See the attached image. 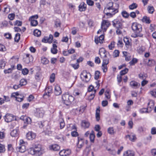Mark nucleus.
<instances>
[{
  "label": "nucleus",
  "mask_w": 156,
  "mask_h": 156,
  "mask_svg": "<svg viewBox=\"0 0 156 156\" xmlns=\"http://www.w3.org/2000/svg\"><path fill=\"white\" fill-rule=\"evenodd\" d=\"M109 4L110 5H111V6L108 7H107V9L108 10H113V11H111V12H109L106 13V15L107 16H109L110 17H112L113 15L118 12V9H115L113 7L112 5L113 3H109Z\"/></svg>",
  "instance_id": "obj_5"
},
{
  "label": "nucleus",
  "mask_w": 156,
  "mask_h": 156,
  "mask_svg": "<svg viewBox=\"0 0 156 156\" xmlns=\"http://www.w3.org/2000/svg\"><path fill=\"white\" fill-rule=\"evenodd\" d=\"M122 14L123 16L125 18H128L129 15V14L126 11H123L122 13Z\"/></svg>",
  "instance_id": "obj_51"
},
{
  "label": "nucleus",
  "mask_w": 156,
  "mask_h": 156,
  "mask_svg": "<svg viewBox=\"0 0 156 156\" xmlns=\"http://www.w3.org/2000/svg\"><path fill=\"white\" fill-rule=\"evenodd\" d=\"M105 98L107 99H109L110 98L109 95V92L108 90H106L105 92Z\"/></svg>",
  "instance_id": "obj_53"
},
{
  "label": "nucleus",
  "mask_w": 156,
  "mask_h": 156,
  "mask_svg": "<svg viewBox=\"0 0 156 156\" xmlns=\"http://www.w3.org/2000/svg\"><path fill=\"white\" fill-rule=\"evenodd\" d=\"M90 125V123L85 120L81 122V126L82 127H89Z\"/></svg>",
  "instance_id": "obj_34"
},
{
  "label": "nucleus",
  "mask_w": 156,
  "mask_h": 156,
  "mask_svg": "<svg viewBox=\"0 0 156 156\" xmlns=\"http://www.w3.org/2000/svg\"><path fill=\"white\" fill-rule=\"evenodd\" d=\"M20 119L23 121L24 123L26 124H30L31 123V119L29 117L26 116H21Z\"/></svg>",
  "instance_id": "obj_11"
},
{
  "label": "nucleus",
  "mask_w": 156,
  "mask_h": 156,
  "mask_svg": "<svg viewBox=\"0 0 156 156\" xmlns=\"http://www.w3.org/2000/svg\"><path fill=\"white\" fill-rule=\"evenodd\" d=\"M41 31L37 30L36 29L34 30V34L35 36H36L37 37H39L41 35Z\"/></svg>",
  "instance_id": "obj_36"
},
{
  "label": "nucleus",
  "mask_w": 156,
  "mask_h": 156,
  "mask_svg": "<svg viewBox=\"0 0 156 156\" xmlns=\"http://www.w3.org/2000/svg\"><path fill=\"white\" fill-rule=\"evenodd\" d=\"M16 150L17 151L21 153H24L26 151V148L25 145H19L16 148Z\"/></svg>",
  "instance_id": "obj_19"
},
{
  "label": "nucleus",
  "mask_w": 156,
  "mask_h": 156,
  "mask_svg": "<svg viewBox=\"0 0 156 156\" xmlns=\"http://www.w3.org/2000/svg\"><path fill=\"white\" fill-rule=\"evenodd\" d=\"M110 24V23L108 21L105 20H103L101 24V28L103 32L106 31Z\"/></svg>",
  "instance_id": "obj_6"
},
{
  "label": "nucleus",
  "mask_w": 156,
  "mask_h": 156,
  "mask_svg": "<svg viewBox=\"0 0 156 156\" xmlns=\"http://www.w3.org/2000/svg\"><path fill=\"white\" fill-rule=\"evenodd\" d=\"M15 15L14 13L9 14L8 16V18L10 20H13L14 19Z\"/></svg>",
  "instance_id": "obj_52"
},
{
  "label": "nucleus",
  "mask_w": 156,
  "mask_h": 156,
  "mask_svg": "<svg viewBox=\"0 0 156 156\" xmlns=\"http://www.w3.org/2000/svg\"><path fill=\"white\" fill-rule=\"evenodd\" d=\"M20 34L19 33H17L16 34L14 38L15 41L16 42H18L20 39Z\"/></svg>",
  "instance_id": "obj_47"
},
{
  "label": "nucleus",
  "mask_w": 156,
  "mask_h": 156,
  "mask_svg": "<svg viewBox=\"0 0 156 156\" xmlns=\"http://www.w3.org/2000/svg\"><path fill=\"white\" fill-rule=\"evenodd\" d=\"M29 154L36 156H40L42 154L41 145L39 144H34L32 145L28 150Z\"/></svg>",
  "instance_id": "obj_2"
},
{
  "label": "nucleus",
  "mask_w": 156,
  "mask_h": 156,
  "mask_svg": "<svg viewBox=\"0 0 156 156\" xmlns=\"http://www.w3.org/2000/svg\"><path fill=\"white\" fill-rule=\"evenodd\" d=\"M108 151H109V153L113 155H115L116 154V151L114 150H111L110 149H108L107 150Z\"/></svg>",
  "instance_id": "obj_56"
},
{
  "label": "nucleus",
  "mask_w": 156,
  "mask_h": 156,
  "mask_svg": "<svg viewBox=\"0 0 156 156\" xmlns=\"http://www.w3.org/2000/svg\"><path fill=\"white\" fill-rule=\"evenodd\" d=\"M150 104V103H148V107L147 108H144L142 109H141L140 111L141 113H144V112H147V110L149 109V108L150 109V110H151L152 108H153V107H151L149 106V105Z\"/></svg>",
  "instance_id": "obj_33"
},
{
  "label": "nucleus",
  "mask_w": 156,
  "mask_h": 156,
  "mask_svg": "<svg viewBox=\"0 0 156 156\" xmlns=\"http://www.w3.org/2000/svg\"><path fill=\"white\" fill-rule=\"evenodd\" d=\"M41 78V73L38 72L36 73L35 75V79L37 81L40 80Z\"/></svg>",
  "instance_id": "obj_39"
},
{
  "label": "nucleus",
  "mask_w": 156,
  "mask_h": 156,
  "mask_svg": "<svg viewBox=\"0 0 156 156\" xmlns=\"http://www.w3.org/2000/svg\"><path fill=\"white\" fill-rule=\"evenodd\" d=\"M142 21L147 23H149L151 22L149 18L146 16H144L143 17L142 19Z\"/></svg>",
  "instance_id": "obj_38"
},
{
  "label": "nucleus",
  "mask_w": 156,
  "mask_h": 156,
  "mask_svg": "<svg viewBox=\"0 0 156 156\" xmlns=\"http://www.w3.org/2000/svg\"><path fill=\"white\" fill-rule=\"evenodd\" d=\"M113 26L115 27L116 29L122 28V24L121 22L116 20H115L112 21Z\"/></svg>",
  "instance_id": "obj_18"
},
{
  "label": "nucleus",
  "mask_w": 156,
  "mask_h": 156,
  "mask_svg": "<svg viewBox=\"0 0 156 156\" xmlns=\"http://www.w3.org/2000/svg\"><path fill=\"white\" fill-rule=\"evenodd\" d=\"M148 11L150 13H152L154 11V9L153 6H148Z\"/></svg>",
  "instance_id": "obj_50"
},
{
  "label": "nucleus",
  "mask_w": 156,
  "mask_h": 156,
  "mask_svg": "<svg viewBox=\"0 0 156 156\" xmlns=\"http://www.w3.org/2000/svg\"><path fill=\"white\" fill-rule=\"evenodd\" d=\"M43 130V133H44L45 135L50 136L52 133V131L51 130L50 127H44Z\"/></svg>",
  "instance_id": "obj_21"
},
{
  "label": "nucleus",
  "mask_w": 156,
  "mask_h": 156,
  "mask_svg": "<svg viewBox=\"0 0 156 156\" xmlns=\"http://www.w3.org/2000/svg\"><path fill=\"white\" fill-rule=\"evenodd\" d=\"M122 53L123 56L125 57V59L126 61H128L130 60L131 56L129 53H128L126 51H123Z\"/></svg>",
  "instance_id": "obj_25"
},
{
  "label": "nucleus",
  "mask_w": 156,
  "mask_h": 156,
  "mask_svg": "<svg viewBox=\"0 0 156 156\" xmlns=\"http://www.w3.org/2000/svg\"><path fill=\"white\" fill-rule=\"evenodd\" d=\"M95 137V135L94 134V132L93 131H92L89 136V138L90 140L91 143H94V138Z\"/></svg>",
  "instance_id": "obj_30"
},
{
  "label": "nucleus",
  "mask_w": 156,
  "mask_h": 156,
  "mask_svg": "<svg viewBox=\"0 0 156 156\" xmlns=\"http://www.w3.org/2000/svg\"><path fill=\"white\" fill-rule=\"evenodd\" d=\"M88 24L90 27H92L94 25V21L91 20H89L88 22Z\"/></svg>",
  "instance_id": "obj_61"
},
{
  "label": "nucleus",
  "mask_w": 156,
  "mask_h": 156,
  "mask_svg": "<svg viewBox=\"0 0 156 156\" xmlns=\"http://www.w3.org/2000/svg\"><path fill=\"white\" fill-rule=\"evenodd\" d=\"M31 25L32 26H36L38 24V23L37 21L36 20H33L30 22Z\"/></svg>",
  "instance_id": "obj_58"
},
{
  "label": "nucleus",
  "mask_w": 156,
  "mask_h": 156,
  "mask_svg": "<svg viewBox=\"0 0 156 156\" xmlns=\"http://www.w3.org/2000/svg\"><path fill=\"white\" fill-rule=\"evenodd\" d=\"M29 72L28 70L27 69V68H25L24 69H23L22 70V73L24 75H26Z\"/></svg>",
  "instance_id": "obj_63"
},
{
  "label": "nucleus",
  "mask_w": 156,
  "mask_h": 156,
  "mask_svg": "<svg viewBox=\"0 0 156 156\" xmlns=\"http://www.w3.org/2000/svg\"><path fill=\"white\" fill-rule=\"evenodd\" d=\"M50 149L51 150H53L55 151H58L60 149V147L57 144H54L52 145L50 147Z\"/></svg>",
  "instance_id": "obj_28"
},
{
  "label": "nucleus",
  "mask_w": 156,
  "mask_h": 156,
  "mask_svg": "<svg viewBox=\"0 0 156 156\" xmlns=\"http://www.w3.org/2000/svg\"><path fill=\"white\" fill-rule=\"evenodd\" d=\"M57 48V45L55 44H53L52 45V47L51 49V52L54 54H56L58 52V50Z\"/></svg>",
  "instance_id": "obj_27"
},
{
  "label": "nucleus",
  "mask_w": 156,
  "mask_h": 156,
  "mask_svg": "<svg viewBox=\"0 0 156 156\" xmlns=\"http://www.w3.org/2000/svg\"><path fill=\"white\" fill-rule=\"evenodd\" d=\"M49 60L45 58H43L41 59V62L44 64H47L49 63Z\"/></svg>",
  "instance_id": "obj_41"
},
{
  "label": "nucleus",
  "mask_w": 156,
  "mask_h": 156,
  "mask_svg": "<svg viewBox=\"0 0 156 156\" xmlns=\"http://www.w3.org/2000/svg\"><path fill=\"white\" fill-rule=\"evenodd\" d=\"M52 90V88L51 87H47L45 90V91L46 92V94L49 95V94L51 93Z\"/></svg>",
  "instance_id": "obj_40"
},
{
  "label": "nucleus",
  "mask_w": 156,
  "mask_h": 156,
  "mask_svg": "<svg viewBox=\"0 0 156 156\" xmlns=\"http://www.w3.org/2000/svg\"><path fill=\"white\" fill-rule=\"evenodd\" d=\"M124 138L126 140H129L132 142H135L136 139L135 135L133 133L126 135Z\"/></svg>",
  "instance_id": "obj_7"
},
{
  "label": "nucleus",
  "mask_w": 156,
  "mask_h": 156,
  "mask_svg": "<svg viewBox=\"0 0 156 156\" xmlns=\"http://www.w3.org/2000/svg\"><path fill=\"white\" fill-rule=\"evenodd\" d=\"M100 107H98L97 108L95 113V118L97 121H99L100 119Z\"/></svg>",
  "instance_id": "obj_26"
},
{
  "label": "nucleus",
  "mask_w": 156,
  "mask_h": 156,
  "mask_svg": "<svg viewBox=\"0 0 156 156\" xmlns=\"http://www.w3.org/2000/svg\"><path fill=\"white\" fill-rule=\"evenodd\" d=\"M151 152L152 156H156V149H153L151 150Z\"/></svg>",
  "instance_id": "obj_64"
},
{
  "label": "nucleus",
  "mask_w": 156,
  "mask_h": 156,
  "mask_svg": "<svg viewBox=\"0 0 156 156\" xmlns=\"http://www.w3.org/2000/svg\"><path fill=\"white\" fill-rule=\"evenodd\" d=\"M38 18V16L37 15H35L34 16H33L30 17L29 19V20L31 22L34 20H36V19H37Z\"/></svg>",
  "instance_id": "obj_43"
},
{
  "label": "nucleus",
  "mask_w": 156,
  "mask_h": 156,
  "mask_svg": "<svg viewBox=\"0 0 156 156\" xmlns=\"http://www.w3.org/2000/svg\"><path fill=\"white\" fill-rule=\"evenodd\" d=\"M104 36L103 35H101L100 37L96 36L95 38V42L96 44L100 43L102 44L104 41Z\"/></svg>",
  "instance_id": "obj_14"
},
{
  "label": "nucleus",
  "mask_w": 156,
  "mask_h": 156,
  "mask_svg": "<svg viewBox=\"0 0 156 156\" xmlns=\"http://www.w3.org/2000/svg\"><path fill=\"white\" fill-rule=\"evenodd\" d=\"M36 136V134L32 131L29 132L26 134V138L29 140H32Z\"/></svg>",
  "instance_id": "obj_10"
},
{
  "label": "nucleus",
  "mask_w": 156,
  "mask_h": 156,
  "mask_svg": "<svg viewBox=\"0 0 156 156\" xmlns=\"http://www.w3.org/2000/svg\"><path fill=\"white\" fill-rule=\"evenodd\" d=\"M119 51L118 50H115L113 52V56L116 57L119 56Z\"/></svg>",
  "instance_id": "obj_55"
},
{
  "label": "nucleus",
  "mask_w": 156,
  "mask_h": 156,
  "mask_svg": "<svg viewBox=\"0 0 156 156\" xmlns=\"http://www.w3.org/2000/svg\"><path fill=\"white\" fill-rule=\"evenodd\" d=\"M128 71V69L127 68H125L124 70L121 71L120 72V74L121 76L123 75L126 74Z\"/></svg>",
  "instance_id": "obj_44"
},
{
  "label": "nucleus",
  "mask_w": 156,
  "mask_h": 156,
  "mask_svg": "<svg viewBox=\"0 0 156 156\" xmlns=\"http://www.w3.org/2000/svg\"><path fill=\"white\" fill-rule=\"evenodd\" d=\"M130 85L133 88H138L140 86L139 83L134 81H131L130 83Z\"/></svg>",
  "instance_id": "obj_24"
},
{
  "label": "nucleus",
  "mask_w": 156,
  "mask_h": 156,
  "mask_svg": "<svg viewBox=\"0 0 156 156\" xmlns=\"http://www.w3.org/2000/svg\"><path fill=\"white\" fill-rule=\"evenodd\" d=\"M55 74L54 73L51 74L50 76V81L51 83H53L55 79Z\"/></svg>",
  "instance_id": "obj_46"
},
{
  "label": "nucleus",
  "mask_w": 156,
  "mask_h": 156,
  "mask_svg": "<svg viewBox=\"0 0 156 156\" xmlns=\"http://www.w3.org/2000/svg\"><path fill=\"white\" fill-rule=\"evenodd\" d=\"M62 98L64 103L66 105H68L74 100V98L73 96L66 94H63Z\"/></svg>",
  "instance_id": "obj_3"
},
{
  "label": "nucleus",
  "mask_w": 156,
  "mask_h": 156,
  "mask_svg": "<svg viewBox=\"0 0 156 156\" xmlns=\"http://www.w3.org/2000/svg\"><path fill=\"white\" fill-rule=\"evenodd\" d=\"M53 39V36L52 35L50 34L49 37H44L42 39V41L44 43L48 42L49 43H51L52 42Z\"/></svg>",
  "instance_id": "obj_13"
},
{
  "label": "nucleus",
  "mask_w": 156,
  "mask_h": 156,
  "mask_svg": "<svg viewBox=\"0 0 156 156\" xmlns=\"http://www.w3.org/2000/svg\"><path fill=\"white\" fill-rule=\"evenodd\" d=\"M138 60L136 58H133L129 62V64L130 66L134 65L135 64L137 63Z\"/></svg>",
  "instance_id": "obj_35"
},
{
  "label": "nucleus",
  "mask_w": 156,
  "mask_h": 156,
  "mask_svg": "<svg viewBox=\"0 0 156 156\" xmlns=\"http://www.w3.org/2000/svg\"><path fill=\"white\" fill-rule=\"evenodd\" d=\"M150 93L152 96L156 98V89L150 91Z\"/></svg>",
  "instance_id": "obj_57"
},
{
  "label": "nucleus",
  "mask_w": 156,
  "mask_h": 156,
  "mask_svg": "<svg viewBox=\"0 0 156 156\" xmlns=\"http://www.w3.org/2000/svg\"><path fill=\"white\" fill-rule=\"evenodd\" d=\"M62 93V91L60 86L56 84L55 87L54 88V94L56 95H59Z\"/></svg>",
  "instance_id": "obj_12"
},
{
  "label": "nucleus",
  "mask_w": 156,
  "mask_h": 156,
  "mask_svg": "<svg viewBox=\"0 0 156 156\" xmlns=\"http://www.w3.org/2000/svg\"><path fill=\"white\" fill-rule=\"evenodd\" d=\"M70 153V151L69 150H63L59 152V154L61 156H67L69 155Z\"/></svg>",
  "instance_id": "obj_17"
},
{
  "label": "nucleus",
  "mask_w": 156,
  "mask_h": 156,
  "mask_svg": "<svg viewBox=\"0 0 156 156\" xmlns=\"http://www.w3.org/2000/svg\"><path fill=\"white\" fill-rule=\"evenodd\" d=\"M5 151V146L2 144H0V152L4 153Z\"/></svg>",
  "instance_id": "obj_45"
},
{
  "label": "nucleus",
  "mask_w": 156,
  "mask_h": 156,
  "mask_svg": "<svg viewBox=\"0 0 156 156\" xmlns=\"http://www.w3.org/2000/svg\"><path fill=\"white\" fill-rule=\"evenodd\" d=\"M109 63L108 59H104L103 61L101 68L104 72H106L107 71L108 68L107 65Z\"/></svg>",
  "instance_id": "obj_9"
},
{
  "label": "nucleus",
  "mask_w": 156,
  "mask_h": 156,
  "mask_svg": "<svg viewBox=\"0 0 156 156\" xmlns=\"http://www.w3.org/2000/svg\"><path fill=\"white\" fill-rule=\"evenodd\" d=\"M16 119L15 117L13 115L10 114H7L4 116L5 121L7 122H10Z\"/></svg>",
  "instance_id": "obj_8"
},
{
  "label": "nucleus",
  "mask_w": 156,
  "mask_h": 156,
  "mask_svg": "<svg viewBox=\"0 0 156 156\" xmlns=\"http://www.w3.org/2000/svg\"><path fill=\"white\" fill-rule=\"evenodd\" d=\"M123 40L126 47L128 48L129 46H131L130 42L128 38L126 37H125L124 38Z\"/></svg>",
  "instance_id": "obj_31"
},
{
  "label": "nucleus",
  "mask_w": 156,
  "mask_h": 156,
  "mask_svg": "<svg viewBox=\"0 0 156 156\" xmlns=\"http://www.w3.org/2000/svg\"><path fill=\"white\" fill-rule=\"evenodd\" d=\"M99 54L101 58L104 59H106L107 57L106 51L105 48H101L100 49L99 51Z\"/></svg>",
  "instance_id": "obj_16"
},
{
  "label": "nucleus",
  "mask_w": 156,
  "mask_h": 156,
  "mask_svg": "<svg viewBox=\"0 0 156 156\" xmlns=\"http://www.w3.org/2000/svg\"><path fill=\"white\" fill-rule=\"evenodd\" d=\"M5 65V62L3 60H1L0 63V67L1 68H3Z\"/></svg>",
  "instance_id": "obj_62"
},
{
  "label": "nucleus",
  "mask_w": 156,
  "mask_h": 156,
  "mask_svg": "<svg viewBox=\"0 0 156 156\" xmlns=\"http://www.w3.org/2000/svg\"><path fill=\"white\" fill-rule=\"evenodd\" d=\"M131 27L134 32L132 35V37L136 38L143 36V34L141 33L142 31V27L140 24L136 23H132Z\"/></svg>",
  "instance_id": "obj_1"
},
{
  "label": "nucleus",
  "mask_w": 156,
  "mask_h": 156,
  "mask_svg": "<svg viewBox=\"0 0 156 156\" xmlns=\"http://www.w3.org/2000/svg\"><path fill=\"white\" fill-rule=\"evenodd\" d=\"M100 74V72L99 71H96L95 74V79L96 80H98L99 78Z\"/></svg>",
  "instance_id": "obj_54"
},
{
  "label": "nucleus",
  "mask_w": 156,
  "mask_h": 156,
  "mask_svg": "<svg viewBox=\"0 0 156 156\" xmlns=\"http://www.w3.org/2000/svg\"><path fill=\"white\" fill-rule=\"evenodd\" d=\"M27 83V80L24 79H21L20 81V85L21 87L26 85Z\"/></svg>",
  "instance_id": "obj_37"
},
{
  "label": "nucleus",
  "mask_w": 156,
  "mask_h": 156,
  "mask_svg": "<svg viewBox=\"0 0 156 156\" xmlns=\"http://www.w3.org/2000/svg\"><path fill=\"white\" fill-rule=\"evenodd\" d=\"M137 7V5L135 3H133L129 6V8L130 9H133L136 8Z\"/></svg>",
  "instance_id": "obj_42"
},
{
  "label": "nucleus",
  "mask_w": 156,
  "mask_h": 156,
  "mask_svg": "<svg viewBox=\"0 0 156 156\" xmlns=\"http://www.w3.org/2000/svg\"><path fill=\"white\" fill-rule=\"evenodd\" d=\"M79 8L80 11H85L87 8V5L84 2H82L79 5Z\"/></svg>",
  "instance_id": "obj_20"
},
{
  "label": "nucleus",
  "mask_w": 156,
  "mask_h": 156,
  "mask_svg": "<svg viewBox=\"0 0 156 156\" xmlns=\"http://www.w3.org/2000/svg\"><path fill=\"white\" fill-rule=\"evenodd\" d=\"M87 4L90 6H92L94 5V2L91 0H87Z\"/></svg>",
  "instance_id": "obj_59"
},
{
  "label": "nucleus",
  "mask_w": 156,
  "mask_h": 156,
  "mask_svg": "<svg viewBox=\"0 0 156 156\" xmlns=\"http://www.w3.org/2000/svg\"><path fill=\"white\" fill-rule=\"evenodd\" d=\"M156 62L155 60L153 59H149L147 63L148 66H153L155 65Z\"/></svg>",
  "instance_id": "obj_32"
},
{
  "label": "nucleus",
  "mask_w": 156,
  "mask_h": 156,
  "mask_svg": "<svg viewBox=\"0 0 156 156\" xmlns=\"http://www.w3.org/2000/svg\"><path fill=\"white\" fill-rule=\"evenodd\" d=\"M84 144V140L83 138L78 137V142L77 144V146L78 148H81Z\"/></svg>",
  "instance_id": "obj_23"
},
{
  "label": "nucleus",
  "mask_w": 156,
  "mask_h": 156,
  "mask_svg": "<svg viewBox=\"0 0 156 156\" xmlns=\"http://www.w3.org/2000/svg\"><path fill=\"white\" fill-rule=\"evenodd\" d=\"M36 113V115L38 118H42L44 114V111L41 108H37Z\"/></svg>",
  "instance_id": "obj_15"
},
{
  "label": "nucleus",
  "mask_w": 156,
  "mask_h": 156,
  "mask_svg": "<svg viewBox=\"0 0 156 156\" xmlns=\"http://www.w3.org/2000/svg\"><path fill=\"white\" fill-rule=\"evenodd\" d=\"M123 156H134V152L132 151H127L124 153Z\"/></svg>",
  "instance_id": "obj_29"
},
{
  "label": "nucleus",
  "mask_w": 156,
  "mask_h": 156,
  "mask_svg": "<svg viewBox=\"0 0 156 156\" xmlns=\"http://www.w3.org/2000/svg\"><path fill=\"white\" fill-rule=\"evenodd\" d=\"M113 127H109L108 129V132L110 134H113L114 133V131L113 129Z\"/></svg>",
  "instance_id": "obj_60"
},
{
  "label": "nucleus",
  "mask_w": 156,
  "mask_h": 156,
  "mask_svg": "<svg viewBox=\"0 0 156 156\" xmlns=\"http://www.w3.org/2000/svg\"><path fill=\"white\" fill-rule=\"evenodd\" d=\"M18 130V128L17 127L12 130L10 133L11 136L14 137L18 136L19 135Z\"/></svg>",
  "instance_id": "obj_22"
},
{
  "label": "nucleus",
  "mask_w": 156,
  "mask_h": 156,
  "mask_svg": "<svg viewBox=\"0 0 156 156\" xmlns=\"http://www.w3.org/2000/svg\"><path fill=\"white\" fill-rule=\"evenodd\" d=\"M115 42L112 41L111 42V44L108 45V48L110 50H112L115 47Z\"/></svg>",
  "instance_id": "obj_49"
},
{
  "label": "nucleus",
  "mask_w": 156,
  "mask_h": 156,
  "mask_svg": "<svg viewBox=\"0 0 156 156\" xmlns=\"http://www.w3.org/2000/svg\"><path fill=\"white\" fill-rule=\"evenodd\" d=\"M55 25L56 27H60L61 26V23L58 20H57L55 22Z\"/></svg>",
  "instance_id": "obj_48"
},
{
  "label": "nucleus",
  "mask_w": 156,
  "mask_h": 156,
  "mask_svg": "<svg viewBox=\"0 0 156 156\" xmlns=\"http://www.w3.org/2000/svg\"><path fill=\"white\" fill-rule=\"evenodd\" d=\"M80 77L83 81L87 82L90 79V74L86 71H83L81 74Z\"/></svg>",
  "instance_id": "obj_4"
}]
</instances>
